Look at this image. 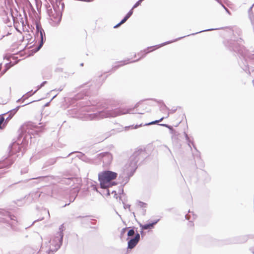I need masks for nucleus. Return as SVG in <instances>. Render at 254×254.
I'll list each match as a JSON object with an SVG mask.
<instances>
[{"label":"nucleus","instance_id":"17","mask_svg":"<svg viewBox=\"0 0 254 254\" xmlns=\"http://www.w3.org/2000/svg\"><path fill=\"white\" fill-rule=\"evenodd\" d=\"M39 48H38L36 50H35L34 51V52H35H35H36L39 50Z\"/></svg>","mask_w":254,"mask_h":254},{"label":"nucleus","instance_id":"3","mask_svg":"<svg viewBox=\"0 0 254 254\" xmlns=\"http://www.w3.org/2000/svg\"><path fill=\"white\" fill-rule=\"evenodd\" d=\"M139 240L140 235L137 233L134 238L130 239L128 242V248L130 249H133L137 244Z\"/></svg>","mask_w":254,"mask_h":254},{"label":"nucleus","instance_id":"4","mask_svg":"<svg viewBox=\"0 0 254 254\" xmlns=\"http://www.w3.org/2000/svg\"><path fill=\"white\" fill-rule=\"evenodd\" d=\"M138 160V154L137 153H134L129 158V166L132 165L133 168L135 167Z\"/></svg>","mask_w":254,"mask_h":254},{"label":"nucleus","instance_id":"5","mask_svg":"<svg viewBox=\"0 0 254 254\" xmlns=\"http://www.w3.org/2000/svg\"><path fill=\"white\" fill-rule=\"evenodd\" d=\"M163 45H164V44H162L161 45H155V46L148 47L143 51V52L144 53V55H146L150 52H152L156 50V49L161 47Z\"/></svg>","mask_w":254,"mask_h":254},{"label":"nucleus","instance_id":"9","mask_svg":"<svg viewBox=\"0 0 254 254\" xmlns=\"http://www.w3.org/2000/svg\"><path fill=\"white\" fill-rule=\"evenodd\" d=\"M12 148L16 149L17 152H19L20 150V145L18 143H13L12 146Z\"/></svg>","mask_w":254,"mask_h":254},{"label":"nucleus","instance_id":"13","mask_svg":"<svg viewBox=\"0 0 254 254\" xmlns=\"http://www.w3.org/2000/svg\"><path fill=\"white\" fill-rule=\"evenodd\" d=\"M6 167H7V165H6L5 163H4L3 162H0V169H2Z\"/></svg>","mask_w":254,"mask_h":254},{"label":"nucleus","instance_id":"2","mask_svg":"<svg viewBox=\"0 0 254 254\" xmlns=\"http://www.w3.org/2000/svg\"><path fill=\"white\" fill-rule=\"evenodd\" d=\"M63 234L61 231L57 233L50 241V248L52 251H57L62 244Z\"/></svg>","mask_w":254,"mask_h":254},{"label":"nucleus","instance_id":"11","mask_svg":"<svg viewBox=\"0 0 254 254\" xmlns=\"http://www.w3.org/2000/svg\"><path fill=\"white\" fill-rule=\"evenodd\" d=\"M164 117H162V118H161L159 120H157V121H154V122H152L149 124H148V125H153V124H157L161 121H162L163 119H164Z\"/></svg>","mask_w":254,"mask_h":254},{"label":"nucleus","instance_id":"6","mask_svg":"<svg viewBox=\"0 0 254 254\" xmlns=\"http://www.w3.org/2000/svg\"><path fill=\"white\" fill-rule=\"evenodd\" d=\"M159 220L153 221L152 223L146 224L145 225H141L140 227L142 230L151 229L153 228L154 226L157 224Z\"/></svg>","mask_w":254,"mask_h":254},{"label":"nucleus","instance_id":"10","mask_svg":"<svg viewBox=\"0 0 254 254\" xmlns=\"http://www.w3.org/2000/svg\"><path fill=\"white\" fill-rule=\"evenodd\" d=\"M135 234L134 231L133 229L129 230L127 233V236L130 237L133 236Z\"/></svg>","mask_w":254,"mask_h":254},{"label":"nucleus","instance_id":"15","mask_svg":"<svg viewBox=\"0 0 254 254\" xmlns=\"http://www.w3.org/2000/svg\"><path fill=\"white\" fill-rule=\"evenodd\" d=\"M163 126H165L166 127H167V128H168L170 130H172L173 129V127L170 126H168L167 125H162Z\"/></svg>","mask_w":254,"mask_h":254},{"label":"nucleus","instance_id":"18","mask_svg":"<svg viewBox=\"0 0 254 254\" xmlns=\"http://www.w3.org/2000/svg\"><path fill=\"white\" fill-rule=\"evenodd\" d=\"M40 33H41V38H42H42H43V37H42V31H41V32H40Z\"/></svg>","mask_w":254,"mask_h":254},{"label":"nucleus","instance_id":"7","mask_svg":"<svg viewBox=\"0 0 254 254\" xmlns=\"http://www.w3.org/2000/svg\"><path fill=\"white\" fill-rule=\"evenodd\" d=\"M132 10H133V9L132 8L127 13V14L126 15V16L125 17V18L119 23H118V24H117L116 25H115L114 26V28H117V27H119L121 24L124 23L127 20V19L132 15V14L133 13Z\"/></svg>","mask_w":254,"mask_h":254},{"label":"nucleus","instance_id":"14","mask_svg":"<svg viewBox=\"0 0 254 254\" xmlns=\"http://www.w3.org/2000/svg\"><path fill=\"white\" fill-rule=\"evenodd\" d=\"M127 229V228H124V229H123L122 230V231H121V234H122V235H123L125 233V232H126V231Z\"/></svg>","mask_w":254,"mask_h":254},{"label":"nucleus","instance_id":"16","mask_svg":"<svg viewBox=\"0 0 254 254\" xmlns=\"http://www.w3.org/2000/svg\"><path fill=\"white\" fill-rule=\"evenodd\" d=\"M142 104H143V103H142H142H138V106H140V105H141Z\"/></svg>","mask_w":254,"mask_h":254},{"label":"nucleus","instance_id":"8","mask_svg":"<svg viewBox=\"0 0 254 254\" xmlns=\"http://www.w3.org/2000/svg\"><path fill=\"white\" fill-rule=\"evenodd\" d=\"M5 121L4 118L3 116L0 117V129H3L6 125V121Z\"/></svg>","mask_w":254,"mask_h":254},{"label":"nucleus","instance_id":"1","mask_svg":"<svg viewBox=\"0 0 254 254\" xmlns=\"http://www.w3.org/2000/svg\"><path fill=\"white\" fill-rule=\"evenodd\" d=\"M117 175L116 173L110 171H104L99 174L98 178L101 187L103 189H107L113 186L111 182L116 179Z\"/></svg>","mask_w":254,"mask_h":254},{"label":"nucleus","instance_id":"12","mask_svg":"<svg viewBox=\"0 0 254 254\" xmlns=\"http://www.w3.org/2000/svg\"><path fill=\"white\" fill-rule=\"evenodd\" d=\"M143 0H139L136 3L133 5L132 9L137 7L138 5H139L141 4V2H142Z\"/></svg>","mask_w":254,"mask_h":254},{"label":"nucleus","instance_id":"19","mask_svg":"<svg viewBox=\"0 0 254 254\" xmlns=\"http://www.w3.org/2000/svg\"><path fill=\"white\" fill-rule=\"evenodd\" d=\"M1 65H0V70H1Z\"/></svg>","mask_w":254,"mask_h":254}]
</instances>
